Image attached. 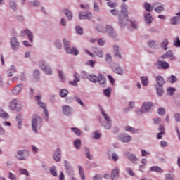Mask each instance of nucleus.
<instances>
[{
    "label": "nucleus",
    "mask_w": 180,
    "mask_h": 180,
    "mask_svg": "<svg viewBox=\"0 0 180 180\" xmlns=\"http://www.w3.org/2000/svg\"><path fill=\"white\" fill-rule=\"evenodd\" d=\"M129 13L127 12V6L123 4L121 8V13L119 14V22L121 27L123 26V23L127 20H129Z\"/></svg>",
    "instance_id": "obj_1"
},
{
    "label": "nucleus",
    "mask_w": 180,
    "mask_h": 180,
    "mask_svg": "<svg viewBox=\"0 0 180 180\" xmlns=\"http://www.w3.org/2000/svg\"><path fill=\"white\" fill-rule=\"evenodd\" d=\"M43 122L41 117L34 116L32 118V130L34 133H37V129L41 127V123Z\"/></svg>",
    "instance_id": "obj_2"
},
{
    "label": "nucleus",
    "mask_w": 180,
    "mask_h": 180,
    "mask_svg": "<svg viewBox=\"0 0 180 180\" xmlns=\"http://www.w3.org/2000/svg\"><path fill=\"white\" fill-rule=\"evenodd\" d=\"M63 43L65 49L68 54H74L75 56H78L79 51L75 48L70 47V43L68 40L64 39Z\"/></svg>",
    "instance_id": "obj_3"
},
{
    "label": "nucleus",
    "mask_w": 180,
    "mask_h": 180,
    "mask_svg": "<svg viewBox=\"0 0 180 180\" xmlns=\"http://www.w3.org/2000/svg\"><path fill=\"white\" fill-rule=\"evenodd\" d=\"M35 99H36L39 106H40V108L44 109V113L45 116L46 117H49V111H47V108L46 106V104L44 103L41 102V101H40L41 97L39 96H36Z\"/></svg>",
    "instance_id": "obj_4"
},
{
    "label": "nucleus",
    "mask_w": 180,
    "mask_h": 180,
    "mask_svg": "<svg viewBox=\"0 0 180 180\" xmlns=\"http://www.w3.org/2000/svg\"><path fill=\"white\" fill-rule=\"evenodd\" d=\"M101 113L104 117V118L105 119L106 122H108L106 124H104L103 126L105 129H107V130H109L112 127V124H110V122H112V120L110 119V116H108L105 113V111L103 110H101Z\"/></svg>",
    "instance_id": "obj_5"
},
{
    "label": "nucleus",
    "mask_w": 180,
    "mask_h": 180,
    "mask_svg": "<svg viewBox=\"0 0 180 180\" xmlns=\"http://www.w3.org/2000/svg\"><path fill=\"white\" fill-rule=\"evenodd\" d=\"M9 107L11 110H15L18 112H19L20 109H22V106L18 103V99H13V101H11Z\"/></svg>",
    "instance_id": "obj_6"
},
{
    "label": "nucleus",
    "mask_w": 180,
    "mask_h": 180,
    "mask_svg": "<svg viewBox=\"0 0 180 180\" xmlns=\"http://www.w3.org/2000/svg\"><path fill=\"white\" fill-rule=\"evenodd\" d=\"M158 70H167L169 68V63L162 60H158L156 63Z\"/></svg>",
    "instance_id": "obj_7"
},
{
    "label": "nucleus",
    "mask_w": 180,
    "mask_h": 180,
    "mask_svg": "<svg viewBox=\"0 0 180 180\" xmlns=\"http://www.w3.org/2000/svg\"><path fill=\"white\" fill-rule=\"evenodd\" d=\"M153 107V103L150 102H146L143 104L142 108L140 110V113H147Z\"/></svg>",
    "instance_id": "obj_8"
},
{
    "label": "nucleus",
    "mask_w": 180,
    "mask_h": 180,
    "mask_svg": "<svg viewBox=\"0 0 180 180\" xmlns=\"http://www.w3.org/2000/svg\"><path fill=\"white\" fill-rule=\"evenodd\" d=\"M39 67L47 75H50L51 74V69L50 68V67L46 65V63L41 62L39 64Z\"/></svg>",
    "instance_id": "obj_9"
},
{
    "label": "nucleus",
    "mask_w": 180,
    "mask_h": 180,
    "mask_svg": "<svg viewBox=\"0 0 180 180\" xmlns=\"http://www.w3.org/2000/svg\"><path fill=\"white\" fill-rule=\"evenodd\" d=\"M28 36L29 40L31 43H33V33L30 32L29 30H25L21 32L20 33V37H24V36Z\"/></svg>",
    "instance_id": "obj_10"
},
{
    "label": "nucleus",
    "mask_w": 180,
    "mask_h": 180,
    "mask_svg": "<svg viewBox=\"0 0 180 180\" xmlns=\"http://www.w3.org/2000/svg\"><path fill=\"white\" fill-rule=\"evenodd\" d=\"M119 140L122 143H129L131 141V136H130V135L121 134L119 136Z\"/></svg>",
    "instance_id": "obj_11"
},
{
    "label": "nucleus",
    "mask_w": 180,
    "mask_h": 180,
    "mask_svg": "<svg viewBox=\"0 0 180 180\" xmlns=\"http://www.w3.org/2000/svg\"><path fill=\"white\" fill-rule=\"evenodd\" d=\"M11 44L13 50H18L19 49V41H18L15 37L11 38Z\"/></svg>",
    "instance_id": "obj_12"
},
{
    "label": "nucleus",
    "mask_w": 180,
    "mask_h": 180,
    "mask_svg": "<svg viewBox=\"0 0 180 180\" xmlns=\"http://www.w3.org/2000/svg\"><path fill=\"white\" fill-rule=\"evenodd\" d=\"M27 154H29L27 150H18L17 158H18V160H25L26 155H27Z\"/></svg>",
    "instance_id": "obj_13"
},
{
    "label": "nucleus",
    "mask_w": 180,
    "mask_h": 180,
    "mask_svg": "<svg viewBox=\"0 0 180 180\" xmlns=\"http://www.w3.org/2000/svg\"><path fill=\"white\" fill-rule=\"evenodd\" d=\"M53 159L57 162L61 161V150L60 148H58L56 152L53 154Z\"/></svg>",
    "instance_id": "obj_14"
},
{
    "label": "nucleus",
    "mask_w": 180,
    "mask_h": 180,
    "mask_svg": "<svg viewBox=\"0 0 180 180\" xmlns=\"http://www.w3.org/2000/svg\"><path fill=\"white\" fill-rule=\"evenodd\" d=\"M117 178H119V168L118 167H115L111 173V179L112 180H115L117 179Z\"/></svg>",
    "instance_id": "obj_15"
},
{
    "label": "nucleus",
    "mask_w": 180,
    "mask_h": 180,
    "mask_svg": "<svg viewBox=\"0 0 180 180\" xmlns=\"http://www.w3.org/2000/svg\"><path fill=\"white\" fill-rule=\"evenodd\" d=\"M106 32L109 34L110 37H116V34L113 32V28L110 25L106 26Z\"/></svg>",
    "instance_id": "obj_16"
},
{
    "label": "nucleus",
    "mask_w": 180,
    "mask_h": 180,
    "mask_svg": "<svg viewBox=\"0 0 180 180\" xmlns=\"http://www.w3.org/2000/svg\"><path fill=\"white\" fill-rule=\"evenodd\" d=\"M72 110V108L68 105H63V112L66 116H69V115H71V112Z\"/></svg>",
    "instance_id": "obj_17"
},
{
    "label": "nucleus",
    "mask_w": 180,
    "mask_h": 180,
    "mask_svg": "<svg viewBox=\"0 0 180 180\" xmlns=\"http://www.w3.org/2000/svg\"><path fill=\"white\" fill-rule=\"evenodd\" d=\"M97 82L99 83V85L103 86L106 84V79L103 75L100 74L98 77Z\"/></svg>",
    "instance_id": "obj_18"
},
{
    "label": "nucleus",
    "mask_w": 180,
    "mask_h": 180,
    "mask_svg": "<svg viewBox=\"0 0 180 180\" xmlns=\"http://www.w3.org/2000/svg\"><path fill=\"white\" fill-rule=\"evenodd\" d=\"M92 18V13H80L79 19H91Z\"/></svg>",
    "instance_id": "obj_19"
},
{
    "label": "nucleus",
    "mask_w": 180,
    "mask_h": 180,
    "mask_svg": "<svg viewBox=\"0 0 180 180\" xmlns=\"http://www.w3.org/2000/svg\"><path fill=\"white\" fill-rule=\"evenodd\" d=\"M162 60H165V58H172L174 60V53L169 50L165 55L162 56Z\"/></svg>",
    "instance_id": "obj_20"
},
{
    "label": "nucleus",
    "mask_w": 180,
    "mask_h": 180,
    "mask_svg": "<svg viewBox=\"0 0 180 180\" xmlns=\"http://www.w3.org/2000/svg\"><path fill=\"white\" fill-rule=\"evenodd\" d=\"M150 171L151 172H158V174H162V172H164V170L161 169V167L158 166H153L150 168Z\"/></svg>",
    "instance_id": "obj_21"
},
{
    "label": "nucleus",
    "mask_w": 180,
    "mask_h": 180,
    "mask_svg": "<svg viewBox=\"0 0 180 180\" xmlns=\"http://www.w3.org/2000/svg\"><path fill=\"white\" fill-rule=\"evenodd\" d=\"M23 88V86L22 84H18L15 86V88L13 89V92L15 95H18V94H20L22 89Z\"/></svg>",
    "instance_id": "obj_22"
},
{
    "label": "nucleus",
    "mask_w": 180,
    "mask_h": 180,
    "mask_svg": "<svg viewBox=\"0 0 180 180\" xmlns=\"http://www.w3.org/2000/svg\"><path fill=\"white\" fill-rule=\"evenodd\" d=\"M15 72H16V68L14 65H11L8 70V77H13V74H15Z\"/></svg>",
    "instance_id": "obj_23"
},
{
    "label": "nucleus",
    "mask_w": 180,
    "mask_h": 180,
    "mask_svg": "<svg viewBox=\"0 0 180 180\" xmlns=\"http://www.w3.org/2000/svg\"><path fill=\"white\" fill-rule=\"evenodd\" d=\"M156 82L158 86H162L164 84H165V81L164 80V78H162L161 76L156 77Z\"/></svg>",
    "instance_id": "obj_24"
},
{
    "label": "nucleus",
    "mask_w": 180,
    "mask_h": 180,
    "mask_svg": "<svg viewBox=\"0 0 180 180\" xmlns=\"http://www.w3.org/2000/svg\"><path fill=\"white\" fill-rule=\"evenodd\" d=\"M86 78L89 81H91V82H98V77L94 75H89L86 76Z\"/></svg>",
    "instance_id": "obj_25"
},
{
    "label": "nucleus",
    "mask_w": 180,
    "mask_h": 180,
    "mask_svg": "<svg viewBox=\"0 0 180 180\" xmlns=\"http://www.w3.org/2000/svg\"><path fill=\"white\" fill-rule=\"evenodd\" d=\"M126 156L128 160H129V161H131L132 162H136V161H137V157H136V155L133 154L127 153Z\"/></svg>",
    "instance_id": "obj_26"
},
{
    "label": "nucleus",
    "mask_w": 180,
    "mask_h": 180,
    "mask_svg": "<svg viewBox=\"0 0 180 180\" xmlns=\"http://www.w3.org/2000/svg\"><path fill=\"white\" fill-rule=\"evenodd\" d=\"M74 77L75 79H74L73 82H70V84H71V85H73V86H78V84L77 83L79 81V79H78V74L75 73Z\"/></svg>",
    "instance_id": "obj_27"
},
{
    "label": "nucleus",
    "mask_w": 180,
    "mask_h": 180,
    "mask_svg": "<svg viewBox=\"0 0 180 180\" xmlns=\"http://www.w3.org/2000/svg\"><path fill=\"white\" fill-rule=\"evenodd\" d=\"M124 129L126 131H129L130 133H137L139 131V129H136L129 125L125 126Z\"/></svg>",
    "instance_id": "obj_28"
},
{
    "label": "nucleus",
    "mask_w": 180,
    "mask_h": 180,
    "mask_svg": "<svg viewBox=\"0 0 180 180\" xmlns=\"http://www.w3.org/2000/svg\"><path fill=\"white\" fill-rule=\"evenodd\" d=\"M153 17L151 16V14L150 13H146L145 14V20L146 22V23H151V22H153Z\"/></svg>",
    "instance_id": "obj_29"
},
{
    "label": "nucleus",
    "mask_w": 180,
    "mask_h": 180,
    "mask_svg": "<svg viewBox=\"0 0 180 180\" xmlns=\"http://www.w3.org/2000/svg\"><path fill=\"white\" fill-rule=\"evenodd\" d=\"M141 81L142 85H143V86H147V85H148V77H141Z\"/></svg>",
    "instance_id": "obj_30"
},
{
    "label": "nucleus",
    "mask_w": 180,
    "mask_h": 180,
    "mask_svg": "<svg viewBox=\"0 0 180 180\" xmlns=\"http://www.w3.org/2000/svg\"><path fill=\"white\" fill-rule=\"evenodd\" d=\"M153 6L148 3L144 4V8L146 9V12H151V11H153Z\"/></svg>",
    "instance_id": "obj_31"
},
{
    "label": "nucleus",
    "mask_w": 180,
    "mask_h": 180,
    "mask_svg": "<svg viewBox=\"0 0 180 180\" xmlns=\"http://www.w3.org/2000/svg\"><path fill=\"white\" fill-rule=\"evenodd\" d=\"M78 168H79V174H80L82 179L85 180V174L84 172V169H82V167L79 166Z\"/></svg>",
    "instance_id": "obj_32"
},
{
    "label": "nucleus",
    "mask_w": 180,
    "mask_h": 180,
    "mask_svg": "<svg viewBox=\"0 0 180 180\" xmlns=\"http://www.w3.org/2000/svg\"><path fill=\"white\" fill-rule=\"evenodd\" d=\"M0 117H4V119H8L9 115L0 108Z\"/></svg>",
    "instance_id": "obj_33"
},
{
    "label": "nucleus",
    "mask_w": 180,
    "mask_h": 180,
    "mask_svg": "<svg viewBox=\"0 0 180 180\" xmlns=\"http://www.w3.org/2000/svg\"><path fill=\"white\" fill-rule=\"evenodd\" d=\"M114 72H116V74H119V75H122L123 74V70H122V68L117 66V67H115L114 69H113Z\"/></svg>",
    "instance_id": "obj_34"
},
{
    "label": "nucleus",
    "mask_w": 180,
    "mask_h": 180,
    "mask_svg": "<svg viewBox=\"0 0 180 180\" xmlns=\"http://www.w3.org/2000/svg\"><path fill=\"white\" fill-rule=\"evenodd\" d=\"M114 50L116 57H118V58H122V55H120V53H119V46H114Z\"/></svg>",
    "instance_id": "obj_35"
},
{
    "label": "nucleus",
    "mask_w": 180,
    "mask_h": 180,
    "mask_svg": "<svg viewBox=\"0 0 180 180\" xmlns=\"http://www.w3.org/2000/svg\"><path fill=\"white\" fill-rule=\"evenodd\" d=\"M60 95L61 98H65L67 97V95H68V91L67 89H63L60 92Z\"/></svg>",
    "instance_id": "obj_36"
},
{
    "label": "nucleus",
    "mask_w": 180,
    "mask_h": 180,
    "mask_svg": "<svg viewBox=\"0 0 180 180\" xmlns=\"http://www.w3.org/2000/svg\"><path fill=\"white\" fill-rule=\"evenodd\" d=\"M179 23V18L178 17H173L171 19L172 25H178Z\"/></svg>",
    "instance_id": "obj_37"
},
{
    "label": "nucleus",
    "mask_w": 180,
    "mask_h": 180,
    "mask_svg": "<svg viewBox=\"0 0 180 180\" xmlns=\"http://www.w3.org/2000/svg\"><path fill=\"white\" fill-rule=\"evenodd\" d=\"M16 120L18 122V129H20V126H22V114H19L16 117Z\"/></svg>",
    "instance_id": "obj_38"
},
{
    "label": "nucleus",
    "mask_w": 180,
    "mask_h": 180,
    "mask_svg": "<svg viewBox=\"0 0 180 180\" xmlns=\"http://www.w3.org/2000/svg\"><path fill=\"white\" fill-rule=\"evenodd\" d=\"M169 44L168 39H165L162 42V47L164 48V50H167L168 47L167 46Z\"/></svg>",
    "instance_id": "obj_39"
},
{
    "label": "nucleus",
    "mask_w": 180,
    "mask_h": 180,
    "mask_svg": "<svg viewBox=\"0 0 180 180\" xmlns=\"http://www.w3.org/2000/svg\"><path fill=\"white\" fill-rule=\"evenodd\" d=\"M65 15H66L69 20H71V19H72V13H71V11H70L69 10L65 11Z\"/></svg>",
    "instance_id": "obj_40"
},
{
    "label": "nucleus",
    "mask_w": 180,
    "mask_h": 180,
    "mask_svg": "<svg viewBox=\"0 0 180 180\" xmlns=\"http://www.w3.org/2000/svg\"><path fill=\"white\" fill-rule=\"evenodd\" d=\"M50 173L53 176H57V169H56V167H52L50 169Z\"/></svg>",
    "instance_id": "obj_41"
},
{
    "label": "nucleus",
    "mask_w": 180,
    "mask_h": 180,
    "mask_svg": "<svg viewBox=\"0 0 180 180\" xmlns=\"http://www.w3.org/2000/svg\"><path fill=\"white\" fill-rule=\"evenodd\" d=\"M71 130L72 131H73V133H75L77 136H81V131L79 130V129L72 127L71 128Z\"/></svg>",
    "instance_id": "obj_42"
},
{
    "label": "nucleus",
    "mask_w": 180,
    "mask_h": 180,
    "mask_svg": "<svg viewBox=\"0 0 180 180\" xmlns=\"http://www.w3.org/2000/svg\"><path fill=\"white\" fill-rule=\"evenodd\" d=\"M19 172L21 174V175H27V176H29V172L25 169H20Z\"/></svg>",
    "instance_id": "obj_43"
},
{
    "label": "nucleus",
    "mask_w": 180,
    "mask_h": 180,
    "mask_svg": "<svg viewBox=\"0 0 180 180\" xmlns=\"http://www.w3.org/2000/svg\"><path fill=\"white\" fill-rule=\"evenodd\" d=\"M169 82H171V84H174L175 82H176V81H178V79H176V77L172 75L169 78Z\"/></svg>",
    "instance_id": "obj_44"
},
{
    "label": "nucleus",
    "mask_w": 180,
    "mask_h": 180,
    "mask_svg": "<svg viewBox=\"0 0 180 180\" xmlns=\"http://www.w3.org/2000/svg\"><path fill=\"white\" fill-rule=\"evenodd\" d=\"M65 167L68 169V172H74V170L68 166V162L67 160H65Z\"/></svg>",
    "instance_id": "obj_45"
},
{
    "label": "nucleus",
    "mask_w": 180,
    "mask_h": 180,
    "mask_svg": "<svg viewBox=\"0 0 180 180\" xmlns=\"http://www.w3.org/2000/svg\"><path fill=\"white\" fill-rule=\"evenodd\" d=\"M74 145H75V147H76V148H79V147H81V140L79 139L75 140L74 142Z\"/></svg>",
    "instance_id": "obj_46"
},
{
    "label": "nucleus",
    "mask_w": 180,
    "mask_h": 180,
    "mask_svg": "<svg viewBox=\"0 0 180 180\" xmlns=\"http://www.w3.org/2000/svg\"><path fill=\"white\" fill-rule=\"evenodd\" d=\"M127 172L129 174V175H131V176H134L136 174H134V172L131 168H127L126 169Z\"/></svg>",
    "instance_id": "obj_47"
},
{
    "label": "nucleus",
    "mask_w": 180,
    "mask_h": 180,
    "mask_svg": "<svg viewBox=\"0 0 180 180\" xmlns=\"http://www.w3.org/2000/svg\"><path fill=\"white\" fill-rule=\"evenodd\" d=\"M95 54H96L98 57H103V51L101 49L95 51Z\"/></svg>",
    "instance_id": "obj_48"
},
{
    "label": "nucleus",
    "mask_w": 180,
    "mask_h": 180,
    "mask_svg": "<svg viewBox=\"0 0 180 180\" xmlns=\"http://www.w3.org/2000/svg\"><path fill=\"white\" fill-rule=\"evenodd\" d=\"M155 12H158V13H161V12H163L164 7L162 6H159L158 7L155 8Z\"/></svg>",
    "instance_id": "obj_49"
},
{
    "label": "nucleus",
    "mask_w": 180,
    "mask_h": 180,
    "mask_svg": "<svg viewBox=\"0 0 180 180\" xmlns=\"http://www.w3.org/2000/svg\"><path fill=\"white\" fill-rule=\"evenodd\" d=\"M76 31H77V33H78V34L82 35L84 34V30H82V28L79 26L76 27Z\"/></svg>",
    "instance_id": "obj_50"
},
{
    "label": "nucleus",
    "mask_w": 180,
    "mask_h": 180,
    "mask_svg": "<svg viewBox=\"0 0 180 180\" xmlns=\"http://www.w3.org/2000/svg\"><path fill=\"white\" fill-rule=\"evenodd\" d=\"M112 91V89L110 88H108V89L104 90V95H105V96L109 98L110 96V91Z\"/></svg>",
    "instance_id": "obj_51"
},
{
    "label": "nucleus",
    "mask_w": 180,
    "mask_h": 180,
    "mask_svg": "<svg viewBox=\"0 0 180 180\" xmlns=\"http://www.w3.org/2000/svg\"><path fill=\"white\" fill-rule=\"evenodd\" d=\"M174 46H176V47H180L179 37H176V39L174 40Z\"/></svg>",
    "instance_id": "obj_52"
},
{
    "label": "nucleus",
    "mask_w": 180,
    "mask_h": 180,
    "mask_svg": "<svg viewBox=\"0 0 180 180\" xmlns=\"http://www.w3.org/2000/svg\"><path fill=\"white\" fill-rule=\"evenodd\" d=\"M174 92H175V88L169 87V89H167V94L169 95H172V94H174Z\"/></svg>",
    "instance_id": "obj_53"
},
{
    "label": "nucleus",
    "mask_w": 180,
    "mask_h": 180,
    "mask_svg": "<svg viewBox=\"0 0 180 180\" xmlns=\"http://www.w3.org/2000/svg\"><path fill=\"white\" fill-rule=\"evenodd\" d=\"M10 7L13 11H15L16 10V3L15 1H11Z\"/></svg>",
    "instance_id": "obj_54"
},
{
    "label": "nucleus",
    "mask_w": 180,
    "mask_h": 180,
    "mask_svg": "<svg viewBox=\"0 0 180 180\" xmlns=\"http://www.w3.org/2000/svg\"><path fill=\"white\" fill-rule=\"evenodd\" d=\"M75 99H76V101H77V102L78 103H79V105H81V106H85V105L84 104V102H82V100H81L80 98H79V97H75Z\"/></svg>",
    "instance_id": "obj_55"
},
{
    "label": "nucleus",
    "mask_w": 180,
    "mask_h": 180,
    "mask_svg": "<svg viewBox=\"0 0 180 180\" xmlns=\"http://www.w3.org/2000/svg\"><path fill=\"white\" fill-rule=\"evenodd\" d=\"M158 114L161 116L162 115H165V109H164L163 108H160L158 110Z\"/></svg>",
    "instance_id": "obj_56"
},
{
    "label": "nucleus",
    "mask_w": 180,
    "mask_h": 180,
    "mask_svg": "<svg viewBox=\"0 0 180 180\" xmlns=\"http://www.w3.org/2000/svg\"><path fill=\"white\" fill-rule=\"evenodd\" d=\"M147 155H150V153L146 151L145 150H141V156L147 157Z\"/></svg>",
    "instance_id": "obj_57"
},
{
    "label": "nucleus",
    "mask_w": 180,
    "mask_h": 180,
    "mask_svg": "<svg viewBox=\"0 0 180 180\" xmlns=\"http://www.w3.org/2000/svg\"><path fill=\"white\" fill-rule=\"evenodd\" d=\"M165 180H174V175L167 174Z\"/></svg>",
    "instance_id": "obj_58"
},
{
    "label": "nucleus",
    "mask_w": 180,
    "mask_h": 180,
    "mask_svg": "<svg viewBox=\"0 0 180 180\" xmlns=\"http://www.w3.org/2000/svg\"><path fill=\"white\" fill-rule=\"evenodd\" d=\"M94 139H101V134H99L97 131L94 132Z\"/></svg>",
    "instance_id": "obj_59"
},
{
    "label": "nucleus",
    "mask_w": 180,
    "mask_h": 180,
    "mask_svg": "<svg viewBox=\"0 0 180 180\" xmlns=\"http://www.w3.org/2000/svg\"><path fill=\"white\" fill-rule=\"evenodd\" d=\"M157 94L159 96H162V94H164V91L161 88L157 89Z\"/></svg>",
    "instance_id": "obj_60"
},
{
    "label": "nucleus",
    "mask_w": 180,
    "mask_h": 180,
    "mask_svg": "<svg viewBox=\"0 0 180 180\" xmlns=\"http://www.w3.org/2000/svg\"><path fill=\"white\" fill-rule=\"evenodd\" d=\"M112 160L115 162L117 161V160H119V155L116 153H113L112 154Z\"/></svg>",
    "instance_id": "obj_61"
},
{
    "label": "nucleus",
    "mask_w": 180,
    "mask_h": 180,
    "mask_svg": "<svg viewBox=\"0 0 180 180\" xmlns=\"http://www.w3.org/2000/svg\"><path fill=\"white\" fill-rule=\"evenodd\" d=\"M9 178H10V179L15 180L16 179V175L12 174V172H10L9 173Z\"/></svg>",
    "instance_id": "obj_62"
},
{
    "label": "nucleus",
    "mask_w": 180,
    "mask_h": 180,
    "mask_svg": "<svg viewBox=\"0 0 180 180\" xmlns=\"http://www.w3.org/2000/svg\"><path fill=\"white\" fill-rule=\"evenodd\" d=\"M174 118L176 122H180V114L179 113H176L174 115Z\"/></svg>",
    "instance_id": "obj_63"
},
{
    "label": "nucleus",
    "mask_w": 180,
    "mask_h": 180,
    "mask_svg": "<svg viewBox=\"0 0 180 180\" xmlns=\"http://www.w3.org/2000/svg\"><path fill=\"white\" fill-rule=\"evenodd\" d=\"M93 179L94 180H102V176H101L100 175L96 174L93 177Z\"/></svg>",
    "instance_id": "obj_64"
}]
</instances>
